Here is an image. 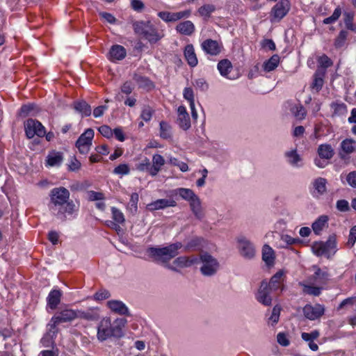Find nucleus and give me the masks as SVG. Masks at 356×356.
Wrapping results in <instances>:
<instances>
[{
    "label": "nucleus",
    "instance_id": "8",
    "mask_svg": "<svg viewBox=\"0 0 356 356\" xmlns=\"http://www.w3.org/2000/svg\"><path fill=\"white\" fill-rule=\"evenodd\" d=\"M76 318H78L77 312L71 309H65L55 314L48 323V326L49 327L50 331H51L56 328L58 325L63 323L71 322Z\"/></svg>",
    "mask_w": 356,
    "mask_h": 356
},
{
    "label": "nucleus",
    "instance_id": "45",
    "mask_svg": "<svg viewBox=\"0 0 356 356\" xmlns=\"http://www.w3.org/2000/svg\"><path fill=\"white\" fill-rule=\"evenodd\" d=\"M291 111L293 115L298 120H302L305 118L306 111L301 104L293 106Z\"/></svg>",
    "mask_w": 356,
    "mask_h": 356
},
{
    "label": "nucleus",
    "instance_id": "43",
    "mask_svg": "<svg viewBox=\"0 0 356 356\" xmlns=\"http://www.w3.org/2000/svg\"><path fill=\"white\" fill-rule=\"evenodd\" d=\"M172 127L166 122H160V136L163 139H169L172 137Z\"/></svg>",
    "mask_w": 356,
    "mask_h": 356
},
{
    "label": "nucleus",
    "instance_id": "55",
    "mask_svg": "<svg viewBox=\"0 0 356 356\" xmlns=\"http://www.w3.org/2000/svg\"><path fill=\"white\" fill-rule=\"evenodd\" d=\"M312 268L314 270V277L315 280H324L328 276L327 272L322 271L320 267L316 265L313 266Z\"/></svg>",
    "mask_w": 356,
    "mask_h": 356
},
{
    "label": "nucleus",
    "instance_id": "60",
    "mask_svg": "<svg viewBox=\"0 0 356 356\" xmlns=\"http://www.w3.org/2000/svg\"><path fill=\"white\" fill-rule=\"evenodd\" d=\"M346 181L351 187L356 188V171L349 172L346 176Z\"/></svg>",
    "mask_w": 356,
    "mask_h": 356
},
{
    "label": "nucleus",
    "instance_id": "33",
    "mask_svg": "<svg viewBox=\"0 0 356 356\" xmlns=\"http://www.w3.org/2000/svg\"><path fill=\"white\" fill-rule=\"evenodd\" d=\"M134 79L137 83L139 88L150 90L154 86L152 82L145 76L135 74L134 76Z\"/></svg>",
    "mask_w": 356,
    "mask_h": 356
},
{
    "label": "nucleus",
    "instance_id": "52",
    "mask_svg": "<svg viewBox=\"0 0 356 356\" xmlns=\"http://www.w3.org/2000/svg\"><path fill=\"white\" fill-rule=\"evenodd\" d=\"M285 155L289 159V163L292 165H296L300 161V157L297 154L296 150L287 152Z\"/></svg>",
    "mask_w": 356,
    "mask_h": 356
},
{
    "label": "nucleus",
    "instance_id": "4",
    "mask_svg": "<svg viewBox=\"0 0 356 356\" xmlns=\"http://www.w3.org/2000/svg\"><path fill=\"white\" fill-rule=\"evenodd\" d=\"M127 323L125 318H118L113 323L110 318H103L97 327V339L104 341L110 337L120 338L123 336L122 328Z\"/></svg>",
    "mask_w": 356,
    "mask_h": 356
},
{
    "label": "nucleus",
    "instance_id": "47",
    "mask_svg": "<svg viewBox=\"0 0 356 356\" xmlns=\"http://www.w3.org/2000/svg\"><path fill=\"white\" fill-rule=\"evenodd\" d=\"M341 15V8L338 6L335 8L334 10V13L330 17H328L327 18H325L323 21V23L324 24H330L334 23L336 21L338 20L339 17Z\"/></svg>",
    "mask_w": 356,
    "mask_h": 356
},
{
    "label": "nucleus",
    "instance_id": "51",
    "mask_svg": "<svg viewBox=\"0 0 356 356\" xmlns=\"http://www.w3.org/2000/svg\"><path fill=\"white\" fill-rule=\"evenodd\" d=\"M320 335V333L318 330H313L310 333L307 332H302L301 334L302 339L305 341L310 343L311 341H313L314 339H316Z\"/></svg>",
    "mask_w": 356,
    "mask_h": 356
},
{
    "label": "nucleus",
    "instance_id": "61",
    "mask_svg": "<svg viewBox=\"0 0 356 356\" xmlns=\"http://www.w3.org/2000/svg\"><path fill=\"white\" fill-rule=\"evenodd\" d=\"M152 109L149 106H146L143 109L140 116L145 121L147 122L152 118Z\"/></svg>",
    "mask_w": 356,
    "mask_h": 356
},
{
    "label": "nucleus",
    "instance_id": "59",
    "mask_svg": "<svg viewBox=\"0 0 356 356\" xmlns=\"http://www.w3.org/2000/svg\"><path fill=\"white\" fill-rule=\"evenodd\" d=\"M113 130H112L111 128L107 125H102L99 128V131L100 132V134L103 136L108 138H111L113 136Z\"/></svg>",
    "mask_w": 356,
    "mask_h": 356
},
{
    "label": "nucleus",
    "instance_id": "17",
    "mask_svg": "<svg viewBox=\"0 0 356 356\" xmlns=\"http://www.w3.org/2000/svg\"><path fill=\"white\" fill-rule=\"evenodd\" d=\"M184 56L185 60L190 67H194L197 66L198 60L195 51L194 47L192 44H187L185 47L184 49Z\"/></svg>",
    "mask_w": 356,
    "mask_h": 356
},
{
    "label": "nucleus",
    "instance_id": "20",
    "mask_svg": "<svg viewBox=\"0 0 356 356\" xmlns=\"http://www.w3.org/2000/svg\"><path fill=\"white\" fill-rule=\"evenodd\" d=\"M109 59L111 60H120L123 59L127 54L126 49L121 45L112 46L109 51Z\"/></svg>",
    "mask_w": 356,
    "mask_h": 356
},
{
    "label": "nucleus",
    "instance_id": "39",
    "mask_svg": "<svg viewBox=\"0 0 356 356\" xmlns=\"http://www.w3.org/2000/svg\"><path fill=\"white\" fill-rule=\"evenodd\" d=\"M354 13L352 12H344L343 22L347 29L356 31V25L353 23Z\"/></svg>",
    "mask_w": 356,
    "mask_h": 356
},
{
    "label": "nucleus",
    "instance_id": "64",
    "mask_svg": "<svg viewBox=\"0 0 356 356\" xmlns=\"http://www.w3.org/2000/svg\"><path fill=\"white\" fill-rule=\"evenodd\" d=\"M110 297V293L106 290H101L95 294V298L98 300L107 299Z\"/></svg>",
    "mask_w": 356,
    "mask_h": 356
},
{
    "label": "nucleus",
    "instance_id": "41",
    "mask_svg": "<svg viewBox=\"0 0 356 356\" xmlns=\"http://www.w3.org/2000/svg\"><path fill=\"white\" fill-rule=\"evenodd\" d=\"M299 284L303 287L302 291L305 294L318 296L321 293L322 287L314 286L302 282H300Z\"/></svg>",
    "mask_w": 356,
    "mask_h": 356
},
{
    "label": "nucleus",
    "instance_id": "34",
    "mask_svg": "<svg viewBox=\"0 0 356 356\" xmlns=\"http://www.w3.org/2000/svg\"><path fill=\"white\" fill-rule=\"evenodd\" d=\"M38 108L33 104L23 105L19 111V115L23 117L31 115H35L38 112Z\"/></svg>",
    "mask_w": 356,
    "mask_h": 356
},
{
    "label": "nucleus",
    "instance_id": "42",
    "mask_svg": "<svg viewBox=\"0 0 356 356\" xmlns=\"http://www.w3.org/2000/svg\"><path fill=\"white\" fill-rule=\"evenodd\" d=\"M317 69L323 70L325 71L327 68L333 65V61L326 54H323L322 56H319L317 58Z\"/></svg>",
    "mask_w": 356,
    "mask_h": 356
},
{
    "label": "nucleus",
    "instance_id": "29",
    "mask_svg": "<svg viewBox=\"0 0 356 356\" xmlns=\"http://www.w3.org/2000/svg\"><path fill=\"white\" fill-rule=\"evenodd\" d=\"M195 27L191 21L186 20L179 22V33L190 36L195 32Z\"/></svg>",
    "mask_w": 356,
    "mask_h": 356
},
{
    "label": "nucleus",
    "instance_id": "11",
    "mask_svg": "<svg viewBox=\"0 0 356 356\" xmlns=\"http://www.w3.org/2000/svg\"><path fill=\"white\" fill-rule=\"evenodd\" d=\"M93 137L94 131L92 129H88L79 136L76 142V147L81 154H87L89 152Z\"/></svg>",
    "mask_w": 356,
    "mask_h": 356
},
{
    "label": "nucleus",
    "instance_id": "10",
    "mask_svg": "<svg viewBox=\"0 0 356 356\" xmlns=\"http://www.w3.org/2000/svg\"><path fill=\"white\" fill-rule=\"evenodd\" d=\"M24 129L29 138H32L35 135L38 137H43L46 134L44 127L39 121L31 118L26 120Z\"/></svg>",
    "mask_w": 356,
    "mask_h": 356
},
{
    "label": "nucleus",
    "instance_id": "50",
    "mask_svg": "<svg viewBox=\"0 0 356 356\" xmlns=\"http://www.w3.org/2000/svg\"><path fill=\"white\" fill-rule=\"evenodd\" d=\"M202 241V238H199V237L193 238L186 245L185 248L188 250L198 249L201 246Z\"/></svg>",
    "mask_w": 356,
    "mask_h": 356
},
{
    "label": "nucleus",
    "instance_id": "18",
    "mask_svg": "<svg viewBox=\"0 0 356 356\" xmlns=\"http://www.w3.org/2000/svg\"><path fill=\"white\" fill-rule=\"evenodd\" d=\"M107 305L109 307V309L115 313H117L120 315H130L128 308L121 301L110 300L107 302Z\"/></svg>",
    "mask_w": 356,
    "mask_h": 356
},
{
    "label": "nucleus",
    "instance_id": "62",
    "mask_svg": "<svg viewBox=\"0 0 356 356\" xmlns=\"http://www.w3.org/2000/svg\"><path fill=\"white\" fill-rule=\"evenodd\" d=\"M134 90V86L131 81H126L121 87V92L125 95H129Z\"/></svg>",
    "mask_w": 356,
    "mask_h": 356
},
{
    "label": "nucleus",
    "instance_id": "57",
    "mask_svg": "<svg viewBox=\"0 0 356 356\" xmlns=\"http://www.w3.org/2000/svg\"><path fill=\"white\" fill-rule=\"evenodd\" d=\"M337 209L341 212H347L350 211L349 203L346 200H339L336 204Z\"/></svg>",
    "mask_w": 356,
    "mask_h": 356
},
{
    "label": "nucleus",
    "instance_id": "63",
    "mask_svg": "<svg viewBox=\"0 0 356 356\" xmlns=\"http://www.w3.org/2000/svg\"><path fill=\"white\" fill-rule=\"evenodd\" d=\"M277 342L283 346H288L290 343L286 335L284 332H280L277 336Z\"/></svg>",
    "mask_w": 356,
    "mask_h": 356
},
{
    "label": "nucleus",
    "instance_id": "32",
    "mask_svg": "<svg viewBox=\"0 0 356 356\" xmlns=\"http://www.w3.org/2000/svg\"><path fill=\"white\" fill-rule=\"evenodd\" d=\"M280 63V56L277 54H275L272 56L268 60H266L264 65L263 67L264 71L266 72H271L274 70Z\"/></svg>",
    "mask_w": 356,
    "mask_h": 356
},
{
    "label": "nucleus",
    "instance_id": "24",
    "mask_svg": "<svg viewBox=\"0 0 356 356\" xmlns=\"http://www.w3.org/2000/svg\"><path fill=\"white\" fill-rule=\"evenodd\" d=\"M179 127L184 130L191 127V120L184 106H179Z\"/></svg>",
    "mask_w": 356,
    "mask_h": 356
},
{
    "label": "nucleus",
    "instance_id": "56",
    "mask_svg": "<svg viewBox=\"0 0 356 356\" xmlns=\"http://www.w3.org/2000/svg\"><path fill=\"white\" fill-rule=\"evenodd\" d=\"M184 97L188 102L190 106L194 103V94L191 88H186L183 92Z\"/></svg>",
    "mask_w": 356,
    "mask_h": 356
},
{
    "label": "nucleus",
    "instance_id": "44",
    "mask_svg": "<svg viewBox=\"0 0 356 356\" xmlns=\"http://www.w3.org/2000/svg\"><path fill=\"white\" fill-rule=\"evenodd\" d=\"M348 35L347 31L342 30L339 32L338 36L334 40V45L335 48L340 49L345 45Z\"/></svg>",
    "mask_w": 356,
    "mask_h": 356
},
{
    "label": "nucleus",
    "instance_id": "3",
    "mask_svg": "<svg viewBox=\"0 0 356 356\" xmlns=\"http://www.w3.org/2000/svg\"><path fill=\"white\" fill-rule=\"evenodd\" d=\"M202 261L203 265L200 270L204 275L211 276L217 272L218 262L211 255L204 252L200 259L194 255L190 257H179V267H188Z\"/></svg>",
    "mask_w": 356,
    "mask_h": 356
},
{
    "label": "nucleus",
    "instance_id": "22",
    "mask_svg": "<svg viewBox=\"0 0 356 356\" xmlns=\"http://www.w3.org/2000/svg\"><path fill=\"white\" fill-rule=\"evenodd\" d=\"M62 292L60 290L51 291L47 297V305L51 309H55L60 302Z\"/></svg>",
    "mask_w": 356,
    "mask_h": 356
},
{
    "label": "nucleus",
    "instance_id": "46",
    "mask_svg": "<svg viewBox=\"0 0 356 356\" xmlns=\"http://www.w3.org/2000/svg\"><path fill=\"white\" fill-rule=\"evenodd\" d=\"M158 15L166 22H175L178 20V13L164 11L159 13Z\"/></svg>",
    "mask_w": 356,
    "mask_h": 356
},
{
    "label": "nucleus",
    "instance_id": "31",
    "mask_svg": "<svg viewBox=\"0 0 356 356\" xmlns=\"http://www.w3.org/2000/svg\"><path fill=\"white\" fill-rule=\"evenodd\" d=\"M152 161L153 165L150 167L149 174L154 176L157 174L161 167L164 164V159L161 155L156 154L153 156Z\"/></svg>",
    "mask_w": 356,
    "mask_h": 356
},
{
    "label": "nucleus",
    "instance_id": "36",
    "mask_svg": "<svg viewBox=\"0 0 356 356\" xmlns=\"http://www.w3.org/2000/svg\"><path fill=\"white\" fill-rule=\"evenodd\" d=\"M63 155L60 152H52L47 156V163L50 166H58L63 161Z\"/></svg>",
    "mask_w": 356,
    "mask_h": 356
},
{
    "label": "nucleus",
    "instance_id": "5",
    "mask_svg": "<svg viewBox=\"0 0 356 356\" xmlns=\"http://www.w3.org/2000/svg\"><path fill=\"white\" fill-rule=\"evenodd\" d=\"M312 250L317 257L325 256L327 259H330L337 251V235L335 234L330 235L325 242H314Z\"/></svg>",
    "mask_w": 356,
    "mask_h": 356
},
{
    "label": "nucleus",
    "instance_id": "48",
    "mask_svg": "<svg viewBox=\"0 0 356 356\" xmlns=\"http://www.w3.org/2000/svg\"><path fill=\"white\" fill-rule=\"evenodd\" d=\"M47 329H48L47 333L41 339V342L42 343V344L47 347L49 346V344L52 343L53 337H54V336H55V334L58 332V330L56 328L50 331L49 327L48 325H47Z\"/></svg>",
    "mask_w": 356,
    "mask_h": 356
},
{
    "label": "nucleus",
    "instance_id": "13",
    "mask_svg": "<svg viewBox=\"0 0 356 356\" xmlns=\"http://www.w3.org/2000/svg\"><path fill=\"white\" fill-rule=\"evenodd\" d=\"M324 313L325 307L320 304H316L314 305L307 304L303 307L304 316L310 321L318 319L324 314Z\"/></svg>",
    "mask_w": 356,
    "mask_h": 356
},
{
    "label": "nucleus",
    "instance_id": "37",
    "mask_svg": "<svg viewBox=\"0 0 356 356\" xmlns=\"http://www.w3.org/2000/svg\"><path fill=\"white\" fill-rule=\"evenodd\" d=\"M262 259L268 265L272 264L274 261L273 250L268 245H265L263 248Z\"/></svg>",
    "mask_w": 356,
    "mask_h": 356
},
{
    "label": "nucleus",
    "instance_id": "7",
    "mask_svg": "<svg viewBox=\"0 0 356 356\" xmlns=\"http://www.w3.org/2000/svg\"><path fill=\"white\" fill-rule=\"evenodd\" d=\"M133 26L136 34L143 36L149 42H156L161 38L149 22H136L133 24Z\"/></svg>",
    "mask_w": 356,
    "mask_h": 356
},
{
    "label": "nucleus",
    "instance_id": "9",
    "mask_svg": "<svg viewBox=\"0 0 356 356\" xmlns=\"http://www.w3.org/2000/svg\"><path fill=\"white\" fill-rule=\"evenodd\" d=\"M291 4L289 0H280L272 8L270 12V21L280 22L289 13Z\"/></svg>",
    "mask_w": 356,
    "mask_h": 356
},
{
    "label": "nucleus",
    "instance_id": "38",
    "mask_svg": "<svg viewBox=\"0 0 356 356\" xmlns=\"http://www.w3.org/2000/svg\"><path fill=\"white\" fill-rule=\"evenodd\" d=\"M74 108L85 116H89L91 114V107L85 101L75 102Z\"/></svg>",
    "mask_w": 356,
    "mask_h": 356
},
{
    "label": "nucleus",
    "instance_id": "14",
    "mask_svg": "<svg viewBox=\"0 0 356 356\" xmlns=\"http://www.w3.org/2000/svg\"><path fill=\"white\" fill-rule=\"evenodd\" d=\"M201 47L206 54L211 56L218 55L223 48L222 45L218 41L212 39H207L204 40L201 44Z\"/></svg>",
    "mask_w": 356,
    "mask_h": 356
},
{
    "label": "nucleus",
    "instance_id": "19",
    "mask_svg": "<svg viewBox=\"0 0 356 356\" xmlns=\"http://www.w3.org/2000/svg\"><path fill=\"white\" fill-rule=\"evenodd\" d=\"M325 75V71L321 69H317L314 74V80L312 83V88L316 90L318 92L321 89L324 83L323 78Z\"/></svg>",
    "mask_w": 356,
    "mask_h": 356
},
{
    "label": "nucleus",
    "instance_id": "27",
    "mask_svg": "<svg viewBox=\"0 0 356 356\" xmlns=\"http://www.w3.org/2000/svg\"><path fill=\"white\" fill-rule=\"evenodd\" d=\"M232 68V64L228 59H222L218 63V70L220 74L225 77L229 78L228 74Z\"/></svg>",
    "mask_w": 356,
    "mask_h": 356
},
{
    "label": "nucleus",
    "instance_id": "54",
    "mask_svg": "<svg viewBox=\"0 0 356 356\" xmlns=\"http://www.w3.org/2000/svg\"><path fill=\"white\" fill-rule=\"evenodd\" d=\"M355 242H356V225L353 226L350 230L348 240L346 243V245L349 248H351L354 246Z\"/></svg>",
    "mask_w": 356,
    "mask_h": 356
},
{
    "label": "nucleus",
    "instance_id": "58",
    "mask_svg": "<svg viewBox=\"0 0 356 356\" xmlns=\"http://www.w3.org/2000/svg\"><path fill=\"white\" fill-rule=\"evenodd\" d=\"M113 172L117 175H127L129 173V167L127 164H120L113 170Z\"/></svg>",
    "mask_w": 356,
    "mask_h": 356
},
{
    "label": "nucleus",
    "instance_id": "30",
    "mask_svg": "<svg viewBox=\"0 0 356 356\" xmlns=\"http://www.w3.org/2000/svg\"><path fill=\"white\" fill-rule=\"evenodd\" d=\"M283 276V273L281 271L276 273L270 280V282L268 283V286L270 287V289L273 290L275 292L280 290L282 286V277Z\"/></svg>",
    "mask_w": 356,
    "mask_h": 356
},
{
    "label": "nucleus",
    "instance_id": "12",
    "mask_svg": "<svg viewBox=\"0 0 356 356\" xmlns=\"http://www.w3.org/2000/svg\"><path fill=\"white\" fill-rule=\"evenodd\" d=\"M275 293L268 286V282L263 280L256 294L257 300L265 306H270L272 303L271 293Z\"/></svg>",
    "mask_w": 356,
    "mask_h": 356
},
{
    "label": "nucleus",
    "instance_id": "1",
    "mask_svg": "<svg viewBox=\"0 0 356 356\" xmlns=\"http://www.w3.org/2000/svg\"><path fill=\"white\" fill-rule=\"evenodd\" d=\"M149 256L156 262L177 271L178 267V245L172 243L163 248H149L147 249Z\"/></svg>",
    "mask_w": 356,
    "mask_h": 356
},
{
    "label": "nucleus",
    "instance_id": "28",
    "mask_svg": "<svg viewBox=\"0 0 356 356\" xmlns=\"http://www.w3.org/2000/svg\"><path fill=\"white\" fill-rule=\"evenodd\" d=\"M78 317L88 321H96L99 315L97 309L90 308L84 312H78Z\"/></svg>",
    "mask_w": 356,
    "mask_h": 356
},
{
    "label": "nucleus",
    "instance_id": "23",
    "mask_svg": "<svg viewBox=\"0 0 356 356\" xmlns=\"http://www.w3.org/2000/svg\"><path fill=\"white\" fill-rule=\"evenodd\" d=\"M216 10V8L215 5L211 3H205L197 9V13L204 19L207 20L211 17V14L214 13Z\"/></svg>",
    "mask_w": 356,
    "mask_h": 356
},
{
    "label": "nucleus",
    "instance_id": "6",
    "mask_svg": "<svg viewBox=\"0 0 356 356\" xmlns=\"http://www.w3.org/2000/svg\"><path fill=\"white\" fill-rule=\"evenodd\" d=\"M179 196L189 202L191 209L197 219L203 218L204 213L200 200L192 190L179 188Z\"/></svg>",
    "mask_w": 356,
    "mask_h": 356
},
{
    "label": "nucleus",
    "instance_id": "15",
    "mask_svg": "<svg viewBox=\"0 0 356 356\" xmlns=\"http://www.w3.org/2000/svg\"><path fill=\"white\" fill-rule=\"evenodd\" d=\"M355 143L353 140L348 138L341 143L339 156L341 160H348L349 159L348 155L355 151Z\"/></svg>",
    "mask_w": 356,
    "mask_h": 356
},
{
    "label": "nucleus",
    "instance_id": "21",
    "mask_svg": "<svg viewBox=\"0 0 356 356\" xmlns=\"http://www.w3.org/2000/svg\"><path fill=\"white\" fill-rule=\"evenodd\" d=\"M318 154L321 159L330 160L334 155V150L330 144H321L317 149Z\"/></svg>",
    "mask_w": 356,
    "mask_h": 356
},
{
    "label": "nucleus",
    "instance_id": "26",
    "mask_svg": "<svg viewBox=\"0 0 356 356\" xmlns=\"http://www.w3.org/2000/svg\"><path fill=\"white\" fill-rule=\"evenodd\" d=\"M175 205L176 202L175 201H169L168 200L161 199L147 204V208L150 211H154L163 209L166 207Z\"/></svg>",
    "mask_w": 356,
    "mask_h": 356
},
{
    "label": "nucleus",
    "instance_id": "49",
    "mask_svg": "<svg viewBox=\"0 0 356 356\" xmlns=\"http://www.w3.org/2000/svg\"><path fill=\"white\" fill-rule=\"evenodd\" d=\"M111 212H112V218L114 221H115L117 223L122 224L125 221V218L124 216V214L121 211H120L118 209L115 207L111 208Z\"/></svg>",
    "mask_w": 356,
    "mask_h": 356
},
{
    "label": "nucleus",
    "instance_id": "35",
    "mask_svg": "<svg viewBox=\"0 0 356 356\" xmlns=\"http://www.w3.org/2000/svg\"><path fill=\"white\" fill-rule=\"evenodd\" d=\"M327 180L323 177L316 179L313 182V186L318 195L324 194L327 191Z\"/></svg>",
    "mask_w": 356,
    "mask_h": 356
},
{
    "label": "nucleus",
    "instance_id": "25",
    "mask_svg": "<svg viewBox=\"0 0 356 356\" xmlns=\"http://www.w3.org/2000/svg\"><path fill=\"white\" fill-rule=\"evenodd\" d=\"M328 217L323 215L319 216L312 224V227L316 235H319L323 228L327 225Z\"/></svg>",
    "mask_w": 356,
    "mask_h": 356
},
{
    "label": "nucleus",
    "instance_id": "40",
    "mask_svg": "<svg viewBox=\"0 0 356 356\" xmlns=\"http://www.w3.org/2000/svg\"><path fill=\"white\" fill-rule=\"evenodd\" d=\"M331 108L333 109V115H342L347 112V106L343 102H334L330 104Z\"/></svg>",
    "mask_w": 356,
    "mask_h": 356
},
{
    "label": "nucleus",
    "instance_id": "2",
    "mask_svg": "<svg viewBox=\"0 0 356 356\" xmlns=\"http://www.w3.org/2000/svg\"><path fill=\"white\" fill-rule=\"evenodd\" d=\"M70 192L64 188H56L51 191V202L54 204L52 209L58 210L57 216L62 220L65 219V214L71 215L75 211L76 206L73 201H69Z\"/></svg>",
    "mask_w": 356,
    "mask_h": 356
},
{
    "label": "nucleus",
    "instance_id": "53",
    "mask_svg": "<svg viewBox=\"0 0 356 356\" xmlns=\"http://www.w3.org/2000/svg\"><path fill=\"white\" fill-rule=\"evenodd\" d=\"M280 312L281 307L277 305L273 308L271 316L269 317V321H272L273 325L279 321Z\"/></svg>",
    "mask_w": 356,
    "mask_h": 356
},
{
    "label": "nucleus",
    "instance_id": "16",
    "mask_svg": "<svg viewBox=\"0 0 356 356\" xmlns=\"http://www.w3.org/2000/svg\"><path fill=\"white\" fill-rule=\"evenodd\" d=\"M238 241L241 255L247 259H252L255 254L252 244L244 238L238 239Z\"/></svg>",
    "mask_w": 356,
    "mask_h": 356
}]
</instances>
